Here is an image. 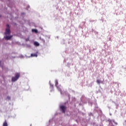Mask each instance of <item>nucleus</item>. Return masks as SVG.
Returning a JSON list of instances; mask_svg holds the SVG:
<instances>
[{
	"mask_svg": "<svg viewBox=\"0 0 126 126\" xmlns=\"http://www.w3.org/2000/svg\"><path fill=\"white\" fill-rule=\"evenodd\" d=\"M10 27H9V25L7 24L6 25V31L5 32V40H10L11 38H12V35L11 36H7V35H9L10 34V30L9 29Z\"/></svg>",
	"mask_w": 126,
	"mask_h": 126,
	"instance_id": "1",
	"label": "nucleus"
},
{
	"mask_svg": "<svg viewBox=\"0 0 126 126\" xmlns=\"http://www.w3.org/2000/svg\"><path fill=\"white\" fill-rule=\"evenodd\" d=\"M20 76V74H19V73L16 74L15 76L12 78V81L13 82H15V81H16V80H17L19 78Z\"/></svg>",
	"mask_w": 126,
	"mask_h": 126,
	"instance_id": "2",
	"label": "nucleus"
},
{
	"mask_svg": "<svg viewBox=\"0 0 126 126\" xmlns=\"http://www.w3.org/2000/svg\"><path fill=\"white\" fill-rule=\"evenodd\" d=\"M58 85H59V81L57 80H56L55 86H56V87H57V89H58L59 91H60L61 94H62V91H61V89L59 88V87H58Z\"/></svg>",
	"mask_w": 126,
	"mask_h": 126,
	"instance_id": "3",
	"label": "nucleus"
},
{
	"mask_svg": "<svg viewBox=\"0 0 126 126\" xmlns=\"http://www.w3.org/2000/svg\"><path fill=\"white\" fill-rule=\"evenodd\" d=\"M60 109L62 111L63 113H65L66 108L64 106H61Z\"/></svg>",
	"mask_w": 126,
	"mask_h": 126,
	"instance_id": "4",
	"label": "nucleus"
},
{
	"mask_svg": "<svg viewBox=\"0 0 126 126\" xmlns=\"http://www.w3.org/2000/svg\"><path fill=\"white\" fill-rule=\"evenodd\" d=\"M110 124H112V125H118V123L115 122V121L114 120L111 121Z\"/></svg>",
	"mask_w": 126,
	"mask_h": 126,
	"instance_id": "5",
	"label": "nucleus"
},
{
	"mask_svg": "<svg viewBox=\"0 0 126 126\" xmlns=\"http://www.w3.org/2000/svg\"><path fill=\"white\" fill-rule=\"evenodd\" d=\"M34 46H40V44L39 43V42H38L37 41H35L34 42Z\"/></svg>",
	"mask_w": 126,
	"mask_h": 126,
	"instance_id": "6",
	"label": "nucleus"
},
{
	"mask_svg": "<svg viewBox=\"0 0 126 126\" xmlns=\"http://www.w3.org/2000/svg\"><path fill=\"white\" fill-rule=\"evenodd\" d=\"M31 56L35 57L36 58H37L38 57V55H37V54H31Z\"/></svg>",
	"mask_w": 126,
	"mask_h": 126,
	"instance_id": "7",
	"label": "nucleus"
},
{
	"mask_svg": "<svg viewBox=\"0 0 126 126\" xmlns=\"http://www.w3.org/2000/svg\"><path fill=\"white\" fill-rule=\"evenodd\" d=\"M96 83H97V84H100V83H103V82H102L100 80H96Z\"/></svg>",
	"mask_w": 126,
	"mask_h": 126,
	"instance_id": "8",
	"label": "nucleus"
},
{
	"mask_svg": "<svg viewBox=\"0 0 126 126\" xmlns=\"http://www.w3.org/2000/svg\"><path fill=\"white\" fill-rule=\"evenodd\" d=\"M7 122H6V121H5V122L3 124V126H8Z\"/></svg>",
	"mask_w": 126,
	"mask_h": 126,
	"instance_id": "9",
	"label": "nucleus"
},
{
	"mask_svg": "<svg viewBox=\"0 0 126 126\" xmlns=\"http://www.w3.org/2000/svg\"><path fill=\"white\" fill-rule=\"evenodd\" d=\"M32 32H34V33H37L38 32V31L36 29H32Z\"/></svg>",
	"mask_w": 126,
	"mask_h": 126,
	"instance_id": "10",
	"label": "nucleus"
},
{
	"mask_svg": "<svg viewBox=\"0 0 126 126\" xmlns=\"http://www.w3.org/2000/svg\"><path fill=\"white\" fill-rule=\"evenodd\" d=\"M49 84H50V87H51V88H54V86H53V85H52L51 84V81H50L49 82Z\"/></svg>",
	"mask_w": 126,
	"mask_h": 126,
	"instance_id": "11",
	"label": "nucleus"
},
{
	"mask_svg": "<svg viewBox=\"0 0 126 126\" xmlns=\"http://www.w3.org/2000/svg\"><path fill=\"white\" fill-rule=\"evenodd\" d=\"M7 99H8V100H10V97L7 96Z\"/></svg>",
	"mask_w": 126,
	"mask_h": 126,
	"instance_id": "12",
	"label": "nucleus"
},
{
	"mask_svg": "<svg viewBox=\"0 0 126 126\" xmlns=\"http://www.w3.org/2000/svg\"><path fill=\"white\" fill-rule=\"evenodd\" d=\"M20 58H23V56H22L20 57Z\"/></svg>",
	"mask_w": 126,
	"mask_h": 126,
	"instance_id": "13",
	"label": "nucleus"
},
{
	"mask_svg": "<svg viewBox=\"0 0 126 126\" xmlns=\"http://www.w3.org/2000/svg\"><path fill=\"white\" fill-rule=\"evenodd\" d=\"M43 43H45V40H43Z\"/></svg>",
	"mask_w": 126,
	"mask_h": 126,
	"instance_id": "14",
	"label": "nucleus"
},
{
	"mask_svg": "<svg viewBox=\"0 0 126 126\" xmlns=\"http://www.w3.org/2000/svg\"><path fill=\"white\" fill-rule=\"evenodd\" d=\"M29 39H26V41H29Z\"/></svg>",
	"mask_w": 126,
	"mask_h": 126,
	"instance_id": "15",
	"label": "nucleus"
},
{
	"mask_svg": "<svg viewBox=\"0 0 126 126\" xmlns=\"http://www.w3.org/2000/svg\"><path fill=\"white\" fill-rule=\"evenodd\" d=\"M31 126H32V125H31Z\"/></svg>",
	"mask_w": 126,
	"mask_h": 126,
	"instance_id": "16",
	"label": "nucleus"
}]
</instances>
